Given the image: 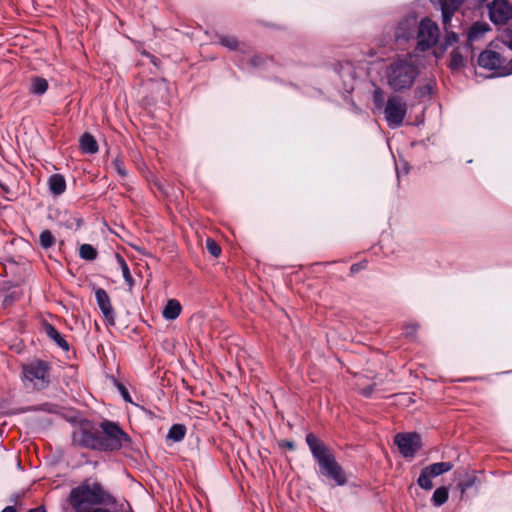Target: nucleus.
Masks as SVG:
<instances>
[{
	"label": "nucleus",
	"instance_id": "f257e3e1",
	"mask_svg": "<svg viewBox=\"0 0 512 512\" xmlns=\"http://www.w3.org/2000/svg\"><path fill=\"white\" fill-rule=\"evenodd\" d=\"M417 56L412 53L397 55L384 67L383 79L394 92H402L412 88L418 75Z\"/></svg>",
	"mask_w": 512,
	"mask_h": 512
},
{
	"label": "nucleus",
	"instance_id": "f03ea898",
	"mask_svg": "<svg viewBox=\"0 0 512 512\" xmlns=\"http://www.w3.org/2000/svg\"><path fill=\"white\" fill-rule=\"evenodd\" d=\"M306 443L319 465L321 473L332 479L337 486L345 485L347 482L346 474L324 442L313 433H308L306 435Z\"/></svg>",
	"mask_w": 512,
	"mask_h": 512
},
{
	"label": "nucleus",
	"instance_id": "7ed1b4c3",
	"mask_svg": "<svg viewBox=\"0 0 512 512\" xmlns=\"http://www.w3.org/2000/svg\"><path fill=\"white\" fill-rule=\"evenodd\" d=\"M106 498L107 493L99 483H83L71 490L69 503L72 506V512H90L95 509L93 506L103 504Z\"/></svg>",
	"mask_w": 512,
	"mask_h": 512
},
{
	"label": "nucleus",
	"instance_id": "20e7f679",
	"mask_svg": "<svg viewBox=\"0 0 512 512\" xmlns=\"http://www.w3.org/2000/svg\"><path fill=\"white\" fill-rule=\"evenodd\" d=\"M52 366L42 359H33L22 365V382L26 389L42 391L47 389L52 381Z\"/></svg>",
	"mask_w": 512,
	"mask_h": 512
},
{
	"label": "nucleus",
	"instance_id": "39448f33",
	"mask_svg": "<svg viewBox=\"0 0 512 512\" xmlns=\"http://www.w3.org/2000/svg\"><path fill=\"white\" fill-rule=\"evenodd\" d=\"M100 428V451H117L131 442L130 436L116 422L104 420L100 423Z\"/></svg>",
	"mask_w": 512,
	"mask_h": 512
},
{
	"label": "nucleus",
	"instance_id": "423d86ee",
	"mask_svg": "<svg viewBox=\"0 0 512 512\" xmlns=\"http://www.w3.org/2000/svg\"><path fill=\"white\" fill-rule=\"evenodd\" d=\"M407 113V104L399 96H390L386 102L384 114L385 120L391 129H396L403 124Z\"/></svg>",
	"mask_w": 512,
	"mask_h": 512
},
{
	"label": "nucleus",
	"instance_id": "0eeeda50",
	"mask_svg": "<svg viewBox=\"0 0 512 512\" xmlns=\"http://www.w3.org/2000/svg\"><path fill=\"white\" fill-rule=\"evenodd\" d=\"M417 29V47L419 50L426 51L437 43L439 28L435 22L429 18H424L418 23Z\"/></svg>",
	"mask_w": 512,
	"mask_h": 512
},
{
	"label": "nucleus",
	"instance_id": "6e6552de",
	"mask_svg": "<svg viewBox=\"0 0 512 512\" xmlns=\"http://www.w3.org/2000/svg\"><path fill=\"white\" fill-rule=\"evenodd\" d=\"M394 442L405 458H413L421 447V437L415 432L399 433L395 436Z\"/></svg>",
	"mask_w": 512,
	"mask_h": 512
},
{
	"label": "nucleus",
	"instance_id": "1a4fd4ad",
	"mask_svg": "<svg viewBox=\"0 0 512 512\" xmlns=\"http://www.w3.org/2000/svg\"><path fill=\"white\" fill-rule=\"evenodd\" d=\"M100 432L78 428L72 434V443L75 446L100 451Z\"/></svg>",
	"mask_w": 512,
	"mask_h": 512
},
{
	"label": "nucleus",
	"instance_id": "9d476101",
	"mask_svg": "<svg viewBox=\"0 0 512 512\" xmlns=\"http://www.w3.org/2000/svg\"><path fill=\"white\" fill-rule=\"evenodd\" d=\"M418 25L417 16L410 13L404 16L396 25L394 37L396 41L407 42L414 37Z\"/></svg>",
	"mask_w": 512,
	"mask_h": 512
},
{
	"label": "nucleus",
	"instance_id": "9b49d317",
	"mask_svg": "<svg viewBox=\"0 0 512 512\" xmlns=\"http://www.w3.org/2000/svg\"><path fill=\"white\" fill-rule=\"evenodd\" d=\"M488 10L490 20L496 25L505 24L512 18V6L506 0H493Z\"/></svg>",
	"mask_w": 512,
	"mask_h": 512
},
{
	"label": "nucleus",
	"instance_id": "f8f14e48",
	"mask_svg": "<svg viewBox=\"0 0 512 512\" xmlns=\"http://www.w3.org/2000/svg\"><path fill=\"white\" fill-rule=\"evenodd\" d=\"M504 62L505 59L501 58L499 53L492 50H485L481 52L478 57V64L480 67L495 70L499 76H502V67Z\"/></svg>",
	"mask_w": 512,
	"mask_h": 512
},
{
	"label": "nucleus",
	"instance_id": "ddd939ff",
	"mask_svg": "<svg viewBox=\"0 0 512 512\" xmlns=\"http://www.w3.org/2000/svg\"><path fill=\"white\" fill-rule=\"evenodd\" d=\"M95 299L99 309L104 315L105 320L109 325L115 324V313L110 301V297L103 288H98L95 291Z\"/></svg>",
	"mask_w": 512,
	"mask_h": 512
},
{
	"label": "nucleus",
	"instance_id": "4468645a",
	"mask_svg": "<svg viewBox=\"0 0 512 512\" xmlns=\"http://www.w3.org/2000/svg\"><path fill=\"white\" fill-rule=\"evenodd\" d=\"M490 31V26L486 22H475L467 32V45L473 49L475 43L484 39L485 34Z\"/></svg>",
	"mask_w": 512,
	"mask_h": 512
},
{
	"label": "nucleus",
	"instance_id": "2eb2a0df",
	"mask_svg": "<svg viewBox=\"0 0 512 512\" xmlns=\"http://www.w3.org/2000/svg\"><path fill=\"white\" fill-rule=\"evenodd\" d=\"M465 0H436L440 5L444 29L447 30L454 12Z\"/></svg>",
	"mask_w": 512,
	"mask_h": 512
},
{
	"label": "nucleus",
	"instance_id": "dca6fc26",
	"mask_svg": "<svg viewBox=\"0 0 512 512\" xmlns=\"http://www.w3.org/2000/svg\"><path fill=\"white\" fill-rule=\"evenodd\" d=\"M43 331L49 339H51L58 347L64 351L69 350V344L60 334V332L50 323L45 322L43 324Z\"/></svg>",
	"mask_w": 512,
	"mask_h": 512
},
{
	"label": "nucleus",
	"instance_id": "f3484780",
	"mask_svg": "<svg viewBox=\"0 0 512 512\" xmlns=\"http://www.w3.org/2000/svg\"><path fill=\"white\" fill-rule=\"evenodd\" d=\"M48 186L50 192L55 195L59 196L65 192L66 189V181L64 176L61 174H53L48 179Z\"/></svg>",
	"mask_w": 512,
	"mask_h": 512
},
{
	"label": "nucleus",
	"instance_id": "a211bd4d",
	"mask_svg": "<svg viewBox=\"0 0 512 512\" xmlns=\"http://www.w3.org/2000/svg\"><path fill=\"white\" fill-rule=\"evenodd\" d=\"M79 147L81 152L85 154H95L98 151L97 141L89 133H85L81 136L79 140Z\"/></svg>",
	"mask_w": 512,
	"mask_h": 512
},
{
	"label": "nucleus",
	"instance_id": "6ab92c4d",
	"mask_svg": "<svg viewBox=\"0 0 512 512\" xmlns=\"http://www.w3.org/2000/svg\"><path fill=\"white\" fill-rule=\"evenodd\" d=\"M181 305L178 300L170 299L167 301L162 316L166 320H175L181 313Z\"/></svg>",
	"mask_w": 512,
	"mask_h": 512
},
{
	"label": "nucleus",
	"instance_id": "aec40b11",
	"mask_svg": "<svg viewBox=\"0 0 512 512\" xmlns=\"http://www.w3.org/2000/svg\"><path fill=\"white\" fill-rule=\"evenodd\" d=\"M468 49H469L468 46L464 47L462 49L458 47L451 52L450 62H449V68L451 70H459L466 65V60L462 54V50L467 51Z\"/></svg>",
	"mask_w": 512,
	"mask_h": 512
},
{
	"label": "nucleus",
	"instance_id": "412c9836",
	"mask_svg": "<svg viewBox=\"0 0 512 512\" xmlns=\"http://www.w3.org/2000/svg\"><path fill=\"white\" fill-rule=\"evenodd\" d=\"M453 468V464L450 462H438L424 467L425 473L432 477L440 476Z\"/></svg>",
	"mask_w": 512,
	"mask_h": 512
},
{
	"label": "nucleus",
	"instance_id": "4be33fe9",
	"mask_svg": "<svg viewBox=\"0 0 512 512\" xmlns=\"http://www.w3.org/2000/svg\"><path fill=\"white\" fill-rule=\"evenodd\" d=\"M48 89V82L42 77H33L31 79L30 91L36 95H43Z\"/></svg>",
	"mask_w": 512,
	"mask_h": 512
},
{
	"label": "nucleus",
	"instance_id": "5701e85b",
	"mask_svg": "<svg viewBox=\"0 0 512 512\" xmlns=\"http://www.w3.org/2000/svg\"><path fill=\"white\" fill-rule=\"evenodd\" d=\"M186 434V427L182 424H174L171 426L168 432V439L173 440L174 442H180L184 439Z\"/></svg>",
	"mask_w": 512,
	"mask_h": 512
},
{
	"label": "nucleus",
	"instance_id": "b1692460",
	"mask_svg": "<svg viewBox=\"0 0 512 512\" xmlns=\"http://www.w3.org/2000/svg\"><path fill=\"white\" fill-rule=\"evenodd\" d=\"M448 497V489L446 487H439L434 491L431 501L434 506L439 507L448 500Z\"/></svg>",
	"mask_w": 512,
	"mask_h": 512
},
{
	"label": "nucleus",
	"instance_id": "393cba45",
	"mask_svg": "<svg viewBox=\"0 0 512 512\" xmlns=\"http://www.w3.org/2000/svg\"><path fill=\"white\" fill-rule=\"evenodd\" d=\"M79 255L82 259L92 261L97 258V250L90 244H82L79 248Z\"/></svg>",
	"mask_w": 512,
	"mask_h": 512
},
{
	"label": "nucleus",
	"instance_id": "a878e982",
	"mask_svg": "<svg viewBox=\"0 0 512 512\" xmlns=\"http://www.w3.org/2000/svg\"><path fill=\"white\" fill-rule=\"evenodd\" d=\"M115 257H116V260H117V262H118V264H119V266L121 268L123 278L125 279L126 283L129 286H132L133 278L131 276L129 267H128L125 259L120 254H118V253L115 254Z\"/></svg>",
	"mask_w": 512,
	"mask_h": 512
},
{
	"label": "nucleus",
	"instance_id": "bb28decb",
	"mask_svg": "<svg viewBox=\"0 0 512 512\" xmlns=\"http://www.w3.org/2000/svg\"><path fill=\"white\" fill-rule=\"evenodd\" d=\"M39 243L42 248L49 249L55 244V237L50 230H43L39 236Z\"/></svg>",
	"mask_w": 512,
	"mask_h": 512
},
{
	"label": "nucleus",
	"instance_id": "cd10ccee",
	"mask_svg": "<svg viewBox=\"0 0 512 512\" xmlns=\"http://www.w3.org/2000/svg\"><path fill=\"white\" fill-rule=\"evenodd\" d=\"M431 478H432V476H430L429 474L425 473V470L422 469L421 473H420V475L418 477L417 483H418V485L422 489L430 490L433 487V483L431 481Z\"/></svg>",
	"mask_w": 512,
	"mask_h": 512
},
{
	"label": "nucleus",
	"instance_id": "c85d7f7f",
	"mask_svg": "<svg viewBox=\"0 0 512 512\" xmlns=\"http://www.w3.org/2000/svg\"><path fill=\"white\" fill-rule=\"evenodd\" d=\"M450 26H451V23L449 24L448 28H450ZM445 31H446V36H445V40H444V44H443V49H447L449 46H452L453 44H455L458 41V35L455 32L449 31V29H447Z\"/></svg>",
	"mask_w": 512,
	"mask_h": 512
},
{
	"label": "nucleus",
	"instance_id": "c756f323",
	"mask_svg": "<svg viewBox=\"0 0 512 512\" xmlns=\"http://www.w3.org/2000/svg\"><path fill=\"white\" fill-rule=\"evenodd\" d=\"M206 248H207L208 252L214 257H218L221 253L220 246L217 244L216 241H214L211 238H207Z\"/></svg>",
	"mask_w": 512,
	"mask_h": 512
},
{
	"label": "nucleus",
	"instance_id": "7c9ffc66",
	"mask_svg": "<svg viewBox=\"0 0 512 512\" xmlns=\"http://www.w3.org/2000/svg\"><path fill=\"white\" fill-rule=\"evenodd\" d=\"M221 45L227 47L230 50H235L238 47V41L233 36H223L220 38Z\"/></svg>",
	"mask_w": 512,
	"mask_h": 512
},
{
	"label": "nucleus",
	"instance_id": "2f4dec72",
	"mask_svg": "<svg viewBox=\"0 0 512 512\" xmlns=\"http://www.w3.org/2000/svg\"><path fill=\"white\" fill-rule=\"evenodd\" d=\"M373 103L375 107L378 109H381L383 107L384 92L380 88L375 89L373 92Z\"/></svg>",
	"mask_w": 512,
	"mask_h": 512
},
{
	"label": "nucleus",
	"instance_id": "473e14b6",
	"mask_svg": "<svg viewBox=\"0 0 512 512\" xmlns=\"http://www.w3.org/2000/svg\"><path fill=\"white\" fill-rule=\"evenodd\" d=\"M502 42L512 50V25L507 27L502 34Z\"/></svg>",
	"mask_w": 512,
	"mask_h": 512
},
{
	"label": "nucleus",
	"instance_id": "72a5a7b5",
	"mask_svg": "<svg viewBox=\"0 0 512 512\" xmlns=\"http://www.w3.org/2000/svg\"><path fill=\"white\" fill-rule=\"evenodd\" d=\"M475 483V477H470L467 480L459 483V488L462 493H464L466 490H468L470 487H472Z\"/></svg>",
	"mask_w": 512,
	"mask_h": 512
},
{
	"label": "nucleus",
	"instance_id": "f704fd0d",
	"mask_svg": "<svg viewBox=\"0 0 512 512\" xmlns=\"http://www.w3.org/2000/svg\"><path fill=\"white\" fill-rule=\"evenodd\" d=\"M113 164H114L115 169L117 170V172L121 176H126L127 175L126 169H125L124 164H123V162L121 160L115 159Z\"/></svg>",
	"mask_w": 512,
	"mask_h": 512
},
{
	"label": "nucleus",
	"instance_id": "c9c22d12",
	"mask_svg": "<svg viewBox=\"0 0 512 512\" xmlns=\"http://www.w3.org/2000/svg\"><path fill=\"white\" fill-rule=\"evenodd\" d=\"M510 74H512V59L507 63L505 61L502 67V76H507Z\"/></svg>",
	"mask_w": 512,
	"mask_h": 512
},
{
	"label": "nucleus",
	"instance_id": "e433bc0d",
	"mask_svg": "<svg viewBox=\"0 0 512 512\" xmlns=\"http://www.w3.org/2000/svg\"><path fill=\"white\" fill-rule=\"evenodd\" d=\"M374 386L375 385L373 384V385H369L363 389H359V393L365 397H371L374 392Z\"/></svg>",
	"mask_w": 512,
	"mask_h": 512
},
{
	"label": "nucleus",
	"instance_id": "4c0bfd02",
	"mask_svg": "<svg viewBox=\"0 0 512 512\" xmlns=\"http://www.w3.org/2000/svg\"><path fill=\"white\" fill-rule=\"evenodd\" d=\"M366 267V262L355 263L351 266L350 271L352 274L359 272Z\"/></svg>",
	"mask_w": 512,
	"mask_h": 512
},
{
	"label": "nucleus",
	"instance_id": "58836bf2",
	"mask_svg": "<svg viewBox=\"0 0 512 512\" xmlns=\"http://www.w3.org/2000/svg\"><path fill=\"white\" fill-rule=\"evenodd\" d=\"M119 390L121 392V395L123 397V399L126 401V402H132L131 400V397H130V394L128 392V390L123 386V385H119Z\"/></svg>",
	"mask_w": 512,
	"mask_h": 512
},
{
	"label": "nucleus",
	"instance_id": "ea45409f",
	"mask_svg": "<svg viewBox=\"0 0 512 512\" xmlns=\"http://www.w3.org/2000/svg\"><path fill=\"white\" fill-rule=\"evenodd\" d=\"M263 59L259 56H255L251 59V64L254 66V67H257L259 66L261 63H262Z\"/></svg>",
	"mask_w": 512,
	"mask_h": 512
},
{
	"label": "nucleus",
	"instance_id": "a19ab883",
	"mask_svg": "<svg viewBox=\"0 0 512 512\" xmlns=\"http://www.w3.org/2000/svg\"><path fill=\"white\" fill-rule=\"evenodd\" d=\"M28 512H46L45 508L42 506L30 509Z\"/></svg>",
	"mask_w": 512,
	"mask_h": 512
},
{
	"label": "nucleus",
	"instance_id": "79ce46f5",
	"mask_svg": "<svg viewBox=\"0 0 512 512\" xmlns=\"http://www.w3.org/2000/svg\"><path fill=\"white\" fill-rule=\"evenodd\" d=\"M1 512H16V509L13 506H7Z\"/></svg>",
	"mask_w": 512,
	"mask_h": 512
},
{
	"label": "nucleus",
	"instance_id": "37998d69",
	"mask_svg": "<svg viewBox=\"0 0 512 512\" xmlns=\"http://www.w3.org/2000/svg\"><path fill=\"white\" fill-rule=\"evenodd\" d=\"M399 396L404 398L405 400H407L409 403L413 402L412 398L410 396H408L407 394H400Z\"/></svg>",
	"mask_w": 512,
	"mask_h": 512
},
{
	"label": "nucleus",
	"instance_id": "c03bdc74",
	"mask_svg": "<svg viewBox=\"0 0 512 512\" xmlns=\"http://www.w3.org/2000/svg\"><path fill=\"white\" fill-rule=\"evenodd\" d=\"M284 446L287 447L290 450L294 449V443L293 442L287 441V442H285Z\"/></svg>",
	"mask_w": 512,
	"mask_h": 512
},
{
	"label": "nucleus",
	"instance_id": "a18cd8bd",
	"mask_svg": "<svg viewBox=\"0 0 512 512\" xmlns=\"http://www.w3.org/2000/svg\"><path fill=\"white\" fill-rule=\"evenodd\" d=\"M431 2L436 3V0H431Z\"/></svg>",
	"mask_w": 512,
	"mask_h": 512
}]
</instances>
